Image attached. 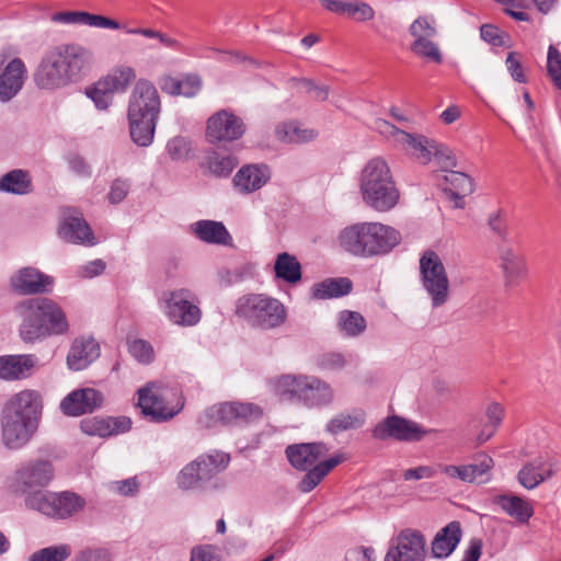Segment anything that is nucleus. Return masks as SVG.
<instances>
[{
	"label": "nucleus",
	"mask_w": 561,
	"mask_h": 561,
	"mask_svg": "<svg viewBox=\"0 0 561 561\" xmlns=\"http://www.w3.org/2000/svg\"><path fill=\"white\" fill-rule=\"evenodd\" d=\"M24 496V505L26 508L36 511L45 516L50 517L54 504V492L37 489L22 494Z\"/></svg>",
	"instance_id": "47"
},
{
	"label": "nucleus",
	"mask_w": 561,
	"mask_h": 561,
	"mask_svg": "<svg viewBox=\"0 0 561 561\" xmlns=\"http://www.w3.org/2000/svg\"><path fill=\"white\" fill-rule=\"evenodd\" d=\"M374 553L373 548H353L346 552L344 561H373Z\"/></svg>",
	"instance_id": "64"
},
{
	"label": "nucleus",
	"mask_w": 561,
	"mask_h": 561,
	"mask_svg": "<svg viewBox=\"0 0 561 561\" xmlns=\"http://www.w3.org/2000/svg\"><path fill=\"white\" fill-rule=\"evenodd\" d=\"M33 191L30 173L22 169L12 170L0 179V192L26 195Z\"/></svg>",
	"instance_id": "40"
},
{
	"label": "nucleus",
	"mask_w": 561,
	"mask_h": 561,
	"mask_svg": "<svg viewBox=\"0 0 561 561\" xmlns=\"http://www.w3.org/2000/svg\"><path fill=\"white\" fill-rule=\"evenodd\" d=\"M352 288L353 284L347 277L327 278L312 286V297L314 299L339 298L348 295Z\"/></svg>",
	"instance_id": "39"
},
{
	"label": "nucleus",
	"mask_w": 561,
	"mask_h": 561,
	"mask_svg": "<svg viewBox=\"0 0 561 561\" xmlns=\"http://www.w3.org/2000/svg\"><path fill=\"white\" fill-rule=\"evenodd\" d=\"M53 502L54 512L50 517L57 519L69 518L80 512L85 505V501L80 495L69 491L54 492Z\"/></svg>",
	"instance_id": "37"
},
{
	"label": "nucleus",
	"mask_w": 561,
	"mask_h": 561,
	"mask_svg": "<svg viewBox=\"0 0 561 561\" xmlns=\"http://www.w3.org/2000/svg\"><path fill=\"white\" fill-rule=\"evenodd\" d=\"M276 138L286 144H302L311 141L317 134L313 129H302L295 123H283L276 127Z\"/></svg>",
	"instance_id": "46"
},
{
	"label": "nucleus",
	"mask_w": 561,
	"mask_h": 561,
	"mask_svg": "<svg viewBox=\"0 0 561 561\" xmlns=\"http://www.w3.org/2000/svg\"><path fill=\"white\" fill-rule=\"evenodd\" d=\"M375 128L393 147L404 151L421 164H427L434 159L446 171L456 165L450 149L434 139L421 134L404 131L385 119H377Z\"/></svg>",
	"instance_id": "4"
},
{
	"label": "nucleus",
	"mask_w": 561,
	"mask_h": 561,
	"mask_svg": "<svg viewBox=\"0 0 561 561\" xmlns=\"http://www.w3.org/2000/svg\"><path fill=\"white\" fill-rule=\"evenodd\" d=\"M15 312L21 319L19 335L24 343H35L49 336L69 333L67 314L53 299H26L16 305Z\"/></svg>",
	"instance_id": "1"
},
{
	"label": "nucleus",
	"mask_w": 561,
	"mask_h": 561,
	"mask_svg": "<svg viewBox=\"0 0 561 561\" xmlns=\"http://www.w3.org/2000/svg\"><path fill=\"white\" fill-rule=\"evenodd\" d=\"M138 405L145 416L153 422H165L175 416L184 407L181 392L174 388L148 383L138 390Z\"/></svg>",
	"instance_id": "7"
},
{
	"label": "nucleus",
	"mask_w": 561,
	"mask_h": 561,
	"mask_svg": "<svg viewBox=\"0 0 561 561\" xmlns=\"http://www.w3.org/2000/svg\"><path fill=\"white\" fill-rule=\"evenodd\" d=\"M85 93L99 110L108 108L113 102L114 92L102 81V79L88 88Z\"/></svg>",
	"instance_id": "51"
},
{
	"label": "nucleus",
	"mask_w": 561,
	"mask_h": 561,
	"mask_svg": "<svg viewBox=\"0 0 561 561\" xmlns=\"http://www.w3.org/2000/svg\"><path fill=\"white\" fill-rule=\"evenodd\" d=\"M445 186L444 191L451 199L455 201V206L458 208L463 207L462 197L473 192L472 179L466 173L449 170L444 175Z\"/></svg>",
	"instance_id": "34"
},
{
	"label": "nucleus",
	"mask_w": 561,
	"mask_h": 561,
	"mask_svg": "<svg viewBox=\"0 0 561 561\" xmlns=\"http://www.w3.org/2000/svg\"><path fill=\"white\" fill-rule=\"evenodd\" d=\"M230 461V456L225 453L214 451L206 456H201L193 462L198 463V474L203 481L210 480L214 476L225 470Z\"/></svg>",
	"instance_id": "43"
},
{
	"label": "nucleus",
	"mask_w": 561,
	"mask_h": 561,
	"mask_svg": "<svg viewBox=\"0 0 561 561\" xmlns=\"http://www.w3.org/2000/svg\"><path fill=\"white\" fill-rule=\"evenodd\" d=\"M129 353L139 363L149 364L153 360L154 353L151 344L145 340H134L129 344Z\"/></svg>",
	"instance_id": "56"
},
{
	"label": "nucleus",
	"mask_w": 561,
	"mask_h": 561,
	"mask_svg": "<svg viewBox=\"0 0 561 561\" xmlns=\"http://www.w3.org/2000/svg\"><path fill=\"white\" fill-rule=\"evenodd\" d=\"M345 15L356 22H366L374 19L375 11L366 2H347Z\"/></svg>",
	"instance_id": "55"
},
{
	"label": "nucleus",
	"mask_w": 561,
	"mask_h": 561,
	"mask_svg": "<svg viewBox=\"0 0 561 561\" xmlns=\"http://www.w3.org/2000/svg\"><path fill=\"white\" fill-rule=\"evenodd\" d=\"M270 171L266 165L248 164L243 165L233 176V186L241 194H250L270 180Z\"/></svg>",
	"instance_id": "27"
},
{
	"label": "nucleus",
	"mask_w": 561,
	"mask_h": 561,
	"mask_svg": "<svg viewBox=\"0 0 561 561\" xmlns=\"http://www.w3.org/2000/svg\"><path fill=\"white\" fill-rule=\"evenodd\" d=\"M72 561H111V554L105 548H85L79 551Z\"/></svg>",
	"instance_id": "60"
},
{
	"label": "nucleus",
	"mask_w": 561,
	"mask_h": 561,
	"mask_svg": "<svg viewBox=\"0 0 561 561\" xmlns=\"http://www.w3.org/2000/svg\"><path fill=\"white\" fill-rule=\"evenodd\" d=\"M244 133L243 119L229 110H220L207 121L206 137L211 144L238 140Z\"/></svg>",
	"instance_id": "16"
},
{
	"label": "nucleus",
	"mask_w": 561,
	"mask_h": 561,
	"mask_svg": "<svg viewBox=\"0 0 561 561\" xmlns=\"http://www.w3.org/2000/svg\"><path fill=\"white\" fill-rule=\"evenodd\" d=\"M343 460L344 457L342 455H336L320 461L313 468L306 470L307 473L299 482V490L304 493L312 491L322 481V479Z\"/></svg>",
	"instance_id": "38"
},
{
	"label": "nucleus",
	"mask_w": 561,
	"mask_h": 561,
	"mask_svg": "<svg viewBox=\"0 0 561 561\" xmlns=\"http://www.w3.org/2000/svg\"><path fill=\"white\" fill-rule=\"evenodd\" d=\"M238 160L231 154L210 151L205 157L204 167L216 178H227L237 167Z\"/></svg>",
	"instance_id": "44"
},
{
	"label": "nucleus",
	"mask_w": 561,
	"mask_h": 561,
	"mask_svg": "<svg viewBox=\"0 0 561 561\" xmlns=\"http://www.w3.org/2000/svg\"><path fill=\"white\" fill-rule=\"evenodd\" d=\"M431 432V430L423 428L414 421L391 415L375 426L373 437L379 440L394 438L404 442H419Z\"/></svg>",
	"instance_id": "15"
},
{
	"label": "nucleus",
	"mask_w": 561,
	"mask_h": 561,
	"mask_svg": "<svg viewBox=\"0 0 561 561\" xmlns=\"http://www.w3.org/2000/svg\"><path fill=\"white\" fill-rule=\"evenodd\" d=\"M461 539V527L458 522H451L435 536L432 552L435 558H447L456 549Z\"/></svg>",
	"instance_id": "33"
},
{
	"label": "nucleus",
	"mask_w": 561,
	"mask_h": 561,
	"mask_svg": "<svg viewBox=\"0 0 561 561\" xmlns=\"http://www.w3.org/2000/svg\"><path fill=\"white\" fill-rule=\"evenodd\" d=\"M339 245L358 257H373L389 253L401 241V233L381 222H358L341 230Z\"/></svg>",
	"instance_id": "2"
},
{
	"label": "nucleus",
	"mask_w": 561,
	"mask_h": 561,
	"mask_svg": "<svg viewBox=\"0 0 561 561\" xmlns=\"http://www.w3.org/2000/svg\"><path fill=\"white\" fill-rule=\"evenodd\" d=\"M333 400L334 391L329 383L313 376L308 377L302 407L322 408L330 405Z\"/></svg>",
	"instance_id": "32"
},
{
	"label": "nucleus",
	"mask_w": 561,
	"mask_h": 561,
	"mask_svg": "<svg viewBox=\"0 0 561 561\" xmlns=\"http://www.w3.org/2000/svg\"><path fill=\"white\" fill-rule=\"evenodd\" d=\"M88 13L85 11H61L51 16V20L64 24H82L87 25Z\"/></svg>",
	"instance_id": "58"
},
{
	"label": "nucleus",
	"mask_w": 561,
	"mask_h": 561,
	"mask_svg": "<svg viewBox=\"0 0 561 561\" xmlns=\"http://www.w3.org/2000/svg\"><path fill=\"white\" fill-rule=\"evenodd\" d=\"M420 277L433 308L444 306L449 299V279L439 255L426 250L420 259Z\"/></svg>",
	"instance_id": "11"
},
{
	"label": "nucleus",
	"mask_w": 561,
	"mask_h": 561,
	"mask_svg": "<svg viewBox=\"0 0 561 561\" xmlns=\"http://www.w3.org/2000/svg\"><path fill=\"white\" fill-rule=\"evenodd\" d=\"M409 31L414 37V41L411 44V50L416 56L435 64H440L443 61L439 47L434 42L437 34L434 20H431L427 16H420L410 25Z\"/></svg>",
	"instance_id": "13"
},
{
	"label": "nucleus",
	"mask_w": 561,
	"mask_h": 561,
	"mask_svg": "<svg viewBox=\"0 0 561 561\" xmlns=\"http://www.w3.org/2000/svg\"><path fill=\"white\" fill-rule=\"evenodd\" d=\"M505 65L507 68V71L510 72L511 77L519 83H526L527 77L524 73L522 60H520V54L517 51H510Z\"/></svg>",
	"instance_id": "57"
},
{
	"label": "nucleus",
	"mask_w": 561,
	"mask_h": 561,
	"mask_svg": "<svg viewBox=\"0 0 561 561\" xmlns=\"http://www.w3.org/2000/svg\"><path fill=\"white\" fill-rule=\"evenodd\" d=\"M359 192L364 204L378 213L396 207L400 199L391 169L381 157L371 158L359 173Z\"/></svg>",
	"instance_id": "5"
},
{
	"label": "nucleus",
	"mask_w": 561,
	"mask_h": 561,
	"mask_svg": "<svg viewBox=\"0 0 561 561\" xmlns=\"http://www.w3.org/2000/svg\"><path fill=\"white\" fill-rule=\"evenodd\" d=\"M126 34L130 35H141L147 38L156 39L158 41L162 46L171 48V49H179L181 44L178 39L168 36L167 34L149 28V27H136V28H125Z\"/></svg>",
	"instance_id": "52"
},
{
	"label": "nucleus",
	"mask_w": 561,
	"mask_h": 561,
	"mask_svg": "<svg viewBox=\"0 0 561 561\" xmlns=\"http://www.w3.org/2000/svg\"><path fill=\"white\" fill-rule=\"evenodd\" d=\"M55 478V467L48 459L36 458L20 462L8 479L12 493L21 495L26 492L47 488Z\"/></svg>",
	"instance_id": "10"
},
{
	"label": "nucleus",
	"mask_w": 561,
	"mask_h": 561,
	"mask_svg": "<svg viewBox=\"0 0 561 561\" xmlns=\"http://www.w3.org/2000/svg\"><path fill=\"white\" fill-rule=\"evenodd\" d=\"M81 431L89 436L108 437L126 433L131 428V421L126 416H92L80 422Z\"/></svg>",
	"instance_id": "24"
},
{
	"label": "nucleus",
	"mask_w": 561,
	"mask_h": 561,
	"mask_svg": "<svg viewBox=\"0 0 561 561\" xmlns=\"http://www.w3.org/2000/svg\"><path fill=\"white\" fill-rule=\"evenodd\" d=\"M547 70L554 85L561 90V53L553 45L548 49Z\"/></svg>",
	"instance_id": "54"
},
{
	"label": "nucleus",
	"mask_w": 561,
	"mask_h": 561,
	"mask_svg": "<svg viewBox=\"0 0 561 561\" xmlns=\"http://www.w3.org/2000/svg\"><path fill=\"white\" fill-rule=\"evenodd\" d=\"M168 154L172 160H180L188 152V142L184 137H174L167 144Z\"/></svg>",
	"instance_id": "61"
},
{
	"label": "nucleus",
	"mask_w": 561,
	"mask_h": 561,
	"mask_svg": "<svg viewBox=\"0 0 561 561\" xmlns=\"http://www.w3.org/2000/svg\"><path fill=\"white\" fill-rule=\"evenodd\" d=\"M469 473V483H484L490 479V470L493 467V459L486 454H479L474 462L466 465Z\"/></svg>",
	"instance_id": "49"
},
{
	"label": "nucleus",
	"mask_w": 561,
	"mask_h": 561,
	"mask_svg": "<svg viewBox=\"0 0 561 561\" xmlns=\"http://www.w3.org/2000/svg\"><path fill=\"white\" fill-rule=\"evenodd\" d=\"M191 561H219L216 556V549L213 546H204L194 548Z\"/></svg>",
	"instance_id": "63"
},
{
	"label": "nucleus",
	"mask_w": 561,
	"mask_h": 561,
	"mask_svg": "<svg viewBox=\"0 0 561 561\" xmlns=\"http://www.w3.org/2000/svg\"><path fill=\"white\" fill-rule=\"evenodd\" d=\"M135 79V69L130 66L123 65L116 67L107 76L103 77L102 81L115 93L125 92Z\"/></svg>",
	"instance_id": "48"
},
{
	"label": "nucleus",
	"mask_w": 561,
	"mask_h": 561,
	"mask_svg": "<svg viewBox=\"0 0 561 561\" xmlns=\"http://www.w3.org/2000/svg\"><path fill=\"white\" fill-rule=\"evenodd\" d=\"M236 314L249 325L261 330H271L286 320L285 306L276 298L264 294H248L236 302Z\"/></svg>",
	"instance_id": "6"
},
{
	"label": "nucleus",
	"mask_w": 561,
	"mask_h": 561,
	"mask_svg": "<svg viewBox=\"0 0 561 561\" xmlns=\"http://www.w3.org/2000/svg\"><path fill=\"white\" fill-rule=\"evenodd\" d=\"M87 25L91 27L98 28H108V30H121L125 31V26H122L119 22L114 19L101 15V14H92L88 13Z\"/></svg>",
	"instance_id": "62"
},
{
	"label": "nucleus",
	"mask_w": 561,
	"mask_h": 561,
	"mask_svg": "<svg viewBox=\"0 0 561 561\" xmlns=\"http://www.w3.org/2000/svg\"><path fill=\"white\" fill-rule=\"evenodd\" d=\"M70 554L69 545L50 546L32 553L28 561H66Z\"/></svg>",
	"instance_id": "50"
},
{
	"label": "nucleus",
	"mask_w": 561,
	"mask_h": 561,
	"mask_svg": "<svg viewBox=\"0 0 561 561\" xmlns=\"http://www.w3.org/2000/svg\"><path fill=\"white\" fill-rule=\"evenodd\" d=\"M193 233L210 244L231 245L232 238L221 221L198 220L192 225Z\"/></svg>",
	"instance_id": "31"
},
{
	"label": "nucleus",
	"mask_w": 561,
	"mask_h": 561,
	"mask_svg": "<svg viewBox=\"0 0 561 561\" xmlns=\"http://www.w3.org/2000/svg\"><path fill=\"white\" fill-rule=\"evenodd\" d=\"M104 401L102 392L93 388H82L71 391L60 402V410L67 416H80L92 413Z\"/></svg>",
	"instance_id": "19"
},
{
	"label": "nucleus",
	"mask_w": 561,
	"mask_h": 561,
	"mask_svg": "<svg viewBox=\"0 0 561 561\" xmlns=\"http://www.w3.org/2000/svg\"><path fill=\"white\" fill-rule=\"evenodd\" d=\"M38 366L34 354L0 356V379L5 381L22 380L31 377Z\"/></svg>",
	"instance_id": "23"
},
{
	"label": "nucleus",
	"mask_w": 561,
	"mask_h": 561,
	"mask_svg": "<svg viewBox=\"0 0 561 561\" xmlns=\"http://www.w3.org/2000/svg\"><path fill=\"white\" fill-rule=\"evenodd\" d=\"M100 356V345L94 339H76L67 356L68 367L82 370Z\"/></svg>",
	"instance_id": "28"
},
{
	"label": "nucleus",
	"mask_w": 561,
	"mask_h": 561,
	"mask_svg": "<svg viewBox=\"0 0 561 561\" xmlns=\"http://www.w3.org/2000/svg\"><path fill=\"white\" fill-rule=\"evenodd\" d=\"M366 422V413L362 409L342 411L331 417L325 424V431L332 435L342 432L358 430Z\"/></svg>",
	"instance_id": "35"
},
{
	"label": "nucleus",
	"mask_w": 561,
	"mask_h": 561,
	"mask_svg": "<svg viewBox=\"0 0 561 561\" xmlns=\"http://www.w3.org/2000/svg\"><path fill=\"white\" fill-rule=\"evenodd\" d=\"M501 261L505 286L508 288L518 286L527 275L525 260L513 250H506L503 252Z\"/></svg>",
	"instance_id": "36"
},
{
	"label": "nucleus",
	"mask_w": 561,
	"mask_h": 561,
	"mask_svg": "<svg viewBox=\"0 0 561 561\" xmlns=\"http://www.w3.org/2000/svg\"><path fill=\"white\" fill-rule=\"evenodd\" d=\"M337 329L347 337H356L364 333L367 323L357 311L342 310L337 314Z\"/></svg>",
	"instance_id": "45"
},
{
	"label": "nucleus",
	"mask_w": 561,
	"mask_h": 561,
	"mask_svg": "<svg viewBox=\"0 0 561 561\" xmlns=\"http://www.w3.org/2000/svg\"><path fill=\"white\" fill-rule=\"evenodd\" d=\"M202 89V80L198 76L187 75L180 80L179 95L185 98L195 96Z\"/></svg>",
	"instance_id": "59"
},
{
	"label": "nucleus",
	"mask_w": 561,
	"mask_h": 561,
	"mask_svg": "<svg viewBox=\"0 0 561 561\" xmlns=\"http://www.w3.org/2000/svg\"><path fill=\"white\" fill-rule=\"evenodd\" d=\"M59 236L71 243L94 245V234L81 216H68L59 228Z\"/></svg>",
	"instance_id": "30"
},
{
	"label": "nucleus",
	"mask_w": 561,
	"mask_h": 561,
	"mask_svg": "<svg viewBox=\"0 0 561 561\" xmlns=\"http://www.w3.org/2000/svg\"><path fill=\"white\" fill-rule=\"evenodd\" d=\"M1 442L9 450L24 448L37 432L36 421L14 419L0 413Z\"/></svg>",
	"instance_id": "17"
},
{
	"label": "nucleus",
	"mask_w": 561,
	"mask_h": 561,
	"mask_svg": "<svg viewBox=\"0 0 561 561\" xmlns=\"http://www.w3.org/2000/svg\"><path fill=\"white\" fill-rule=\"evenodd\" d=\"M425 541L420 533L403 531L397 539V546L388 550L385 561H423Z\"/></svg>",
	"instance_id": "20"
},
{
	"label": "nucleus",
	"mask_w": 561,
	"mask_h": 561,
	"mask_svg": "<svg viewBox=\"0 0 561 561\" xmlns=\"http://www.w3.org/2000/svg\"><path fill=\"white\" fill-rule=\"evenodd\" d=\"M500 507L520 524H526L534 514L531 505L516 495H501L497 497Z\"/></svg>",
	"instance_id": "41"
},
{
	"label": "nucleus",
	"mask_w": 561,
	"mask_h": 561,
	"mask_svg": "<svg viewBox=\"0 0 561 561\" xmlns=\"http://www.w3.org/2000/svg\"><path fill=\"white\" fill-rule=\"evenodd\" d=\"M198 463L190 462L186 465L178 476V484L183 490L196 488L199 482H203L202 477L198 474Z\"/></svg>",
	"instance_id": "53"
},
{
	"label": "nucleus",
	"mask_w": 561,
	"mask_h": 561,
	"mask_svg": "<svg viewBox=\"0 0 561 561\" xmlns=\"http://www.w3.org/2000/svg\"><path fill=\"white\" fill-rule=\"evenodd\" d=\"M556 472V465L551 459H535L526 463L518 472V481L526 489H534Z\"/></svg>",
	"instance_id": "29"
},
{
	"label": "nucleus",
	"mask_w": 561,
	"mask_h": 561,
	"mask_svg": "<svg viewBox=\"0 0 561 561\" xmlns=\"http://www.w3.org/2000/svg\"><path fill=\"white\" fill-rule=\"evenodd\" d=\"M33 80L36 87L42 90H56L70 84L60 64L56 45L43 54L33 73Z\"/></svg>",
	"instance_id": "14"
},
{
	"label": "nucleus",
	"mask_w": 561,
	"mask_h": 561,
	"mask_svg": "<svg viewBox=\"0 0 561 561\" xmlns=\"http://www.w3.org/2000/svg\"><path fill=\"white\" fill-rule=\"evenodd\" d=\"M263 409L253 402L228 401L208 408L198 419L207 428L218 425L243 426L259 421Z\"/></svg>",
	"instance_id": "8"
},
{
	"label": "nucleus",
	"mask_w": 561,
	"mask_h": 561,
	"mask_svg": "<svg viewBox=\"0 0 561 561\" xmlns=\"http://www.w3.org/2000/svg\"><path fill=\"white\" fill-rule=\"evenodd\" d=\"M56 48L70 84L82 80L91 70L93 53L90 48L78 43H61Z\"/></svg>",
	"instance_id": "12"
},
{
	"label": "nucleus",
	"mask_w": 561,
	"mask_h": 561,
	"mask_svg": "<svg viewBox=\"0 0 561 561\" xmlns=\"http://www.w3.org/2000/svg\"><path fill=\"white\" fill-rule=\"evenodd\" d=\"M308 377L306 375H282L276 377L272 382L274 393L283 402L302 405Z\"/></svg>",
	"instance_id": "25"
},
{
	"label": "nucleus",
	"mask_w": 561,
	"mask_h": 561,
	"mask_svg": "<svg viewBox=\"0 0 561 561\" xmlns=\"http://www.w3.org/2000/svg\"><path fill=\"white\" fill-rule=\"evenodd\" d=\"M11 286L21 295L44 294L51 290L54 278L34 267H23L11 277Z\"/></svg>",
	"instance_id": "21"
},
{
	"label": "nucleus",
	"mask_w": 561,
	"mask_h": 561,
	"mask_svg": "<svg viewBox=\"0 0 561 561\" xmlns=\"http://www.w3.org/2000/svg\"><path fill=\"white\" fill-rule=\"evenodd\" d=\"M41 394L31 389L22 390L11 396L2 407L1 414L9 415L14 419H23L36 421L42 414Z\"/></svg>",
	"instance_id": "18"
},
{
	"label": "nucleus",
	"mask_w": 561,
	"mask_h": 561,
	"mask_svg": "<svg viewBox=\"0 0 561 561\" xmlns=\"http://www.w3.org/2000/svg\"><path fill=\"white\" fill-rule=\"evenodd\" d=\"M274 272L277 278L289 284H296L301 279V264L295 255L287 252L276 256Z\"/></svg>",
	"instance_id": "42"
},
{
	"label": "nucleus",
	"mask_w": 561,
	"mask_h": 561,
	"mask_svg": "<svg viewBox=\"0 0 561 561\" xmlns=\"http://www.w3.org/2000/svg\"><path fill=\"white\" fill-rule=\"evenodd\" d=\"M26 68L22 59H12L0 75V101L8 102L22 89Z\"/></svg>",
	"instance_id": "26"
},
{
	"label": "nucleus",
	"mask_w": 561,
	"mask_h": 561,
	"mask_svg": "<svg viewBox=\"0 0 561 561\" xmlns=\"http://www.w3.org/2000/svg\"><path fill=\"white\" fill-rule=\"evenodd\" d=\"M161 100L152 82L140 79L136 82L128 101L127 118L133 141L148 147L153 141Z\"/></svg>",
	"instance_id": "3"
},
{
	"label": "nucleus",
	"mask_w": 561,
	"mask_h": 561,
	"mask_svg": "<svg viewBox=\"0 0 561 561\" xmlns=\"http://www.w3.org/2000/svg\"><path fill=\"white\" fill-rule=\"evenodd\" d=\"M329 447L321 442L289 445L286 456L290 465L301 471L313 468L329 453Z\"/></svg>",
	"instance_id": "22"
},
{
	"label": "nucleus",
	"mask_w": 561,
	"mask_h": 561,
	"mask_svg": "<svg viewBox=\"0 0 561 561\" xmlns=\"http://www.w3.org/2000/svg\"><path fill=\"white\" fill-rule=\"evenodd\" d=\"M160 301L165 317L175 325L195 327L202 319L201 300L190 288L164 291Z\"/></svg>",
	"instance_id": "9"
}]
</instances>
